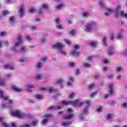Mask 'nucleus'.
<instances>
[{
  "label": "nucleus",
  "instance_id": "obj_1",
  "mask_svg": "<svg viewBox=\"0 0 127 127\" xmlns=\"http://www.w3.org/2000/svg\"><path fill=\"white\" fill-rule=\"evenodd\" d=\"M81 101L80 100H72L70 101H67L66 100L63 101L61 102V105H59L56 107L51 106L48 108V111H51L52 110H61L62 108H63V106H70L71 105H73L75 107H77V106H79V107H83L84 105H85V101L80 102Z\"/></svg>",
  "mask_w": 127,
  "mask_h": 127
},
{
  "label": "nucleus",
  "instance_id": "obj_2",
  "mask_svg": "<svg viewBox=\"0 0 127 127\" xmlns=\"http://www.w3.org/2000/svg\"><path fill=\"white\" fill-rule=\"evenodd\" d=\"M121 9H122V5H121L117 6L116 10L111 7H109L107 8V10L109 12H106L105 14L106 16H109L111 13L116 12V17H118L120 14L121 16H123V17H127V14L125 13V10H121V12H119Z\"/></svg>",
  "mask_w": 127,
  "mask_h": 127
},
{
  "label": "nucleus",
  "instance_id": "obj_3",
  "mask_svg": "<svg viewBox=\"0 0 127 127\" xmlns=\"http://www.w3.org/2000/svg\"><path fill=\"white\" fill-rule=\"evenodd\" d=\"M5 92L3 90L0 89V98L3 100V101H5L6 104H2L1 107L3 109H5V108H8V105H13V100L9 99V97L4 96Z\"/></svg>",
  "mask_w": 127,
  "mask_h": 127
},
{
  "label": "nucleus",
  "instance_id": "obj_4",
  "mask_svg": "<svg viewBox=\"0 0 127 127\" xmlns=\"http://www.w3.org/2000/svg\"><path fill=\"white\" fill-rule=\"evenodd\" d=\"M18 42L15 43L12 49L13 52H18V50L17 48L18 46H19V45H20V44L23 42L21 35H18Z\"/></svg>",
  "mask_w": 127,
  "mask_h": 127
},
{
  "label": "nucleus",
  "instance_id": "obj_5",
  "mask_svg": "<svg viewBox=\"0 0 127 127\" xmlns=\"http://www.w3.org/2000/svg\"><path fill=\"white\" fill-rule=\"evenodd\" d=\"M97 22L95 21H92L90 23H87L85 27L84 30L86 32H93L94 31V29L93 26L96 25Z\"/></svg>",
  "mask_w": 127,
  "mask_h": 127
},
{
  "label": "nucleus",
  "instance_id": "obj_6",
  "mask_svg": "<svg viewBox=\"0 0 127 127\" xmlns=\"http://www.w3.org/2000/svg\"><path fill=\"white\" fill-rule=\"evenodd\" d=\"M53 48H56L60 50L61 53L63 55H67V53H66L64 50H62V48L64 47V44L62 43H57L56 44L53 45Z\"/></svg>",
  "mask_w": 127,
  "mask_h": 127
},
{
  "label": "nucleus",
  "instance_id": "obj_7",
  "mask_svg": "<svg viewBox=\"0 0 127 127\" xmlns=\"http://www.w3.org/2000/svg\"><path fill=\"white\" fill-rule=\"evenodd\" d=\"M11 115L13 117H15L16 118H18L19 119H23L24 118V114L21 112L20 110H15V111H12L11 112Z\"/></svg>",
  "mask_w": 127,
  "mask_h": 127
},
{
  "label": "nucleus",
  "instance_id": "obj_8",
  "mask_svg": "<svg viewBox=\"0 0 127 127\" xmlns=\"http://www.w3.org/2000/svg\"><path fill=\"white\" fill-rule=\"evenodd\" d=\"M85 102L86 104L85 108L83 110V114H88L89 111V107H91V102L90 100H86Z\"/></svg>",
  "mask_w": 127,
  "mask_h": 127
},
{
  "label": "nucleus",
  "instance_id": "obj_9",
  "mask_svg": "<svg viewBox=\"0 0 127 127\" xmlns=\"http://www.w3.org/2000/svg\"><path fill=\"white\" fill-rule=\"evenodd\" d=\"M24 12H25V6H24V4H22L20 6L19 9V14L20 17H23Z\"/></svg>",
  "mask_w": 127,
  "mask_h": 127
},
{
  "label": "nucleus",
  "instance_id": "obj_10",
  "mask_svg": "<svg viewBox=\"0 0 127 127\" xmlns=\"http://www.w3.org/2000/svg\"><path fill=\"white\" fill-rule=\"evenodd\" d=\"M46 90H47L49 93H53L54 92H55V91H56V89H54V88L53 87H50L48 89L47 87L40 88V91H46Z\"/></svg>",
  "mask_w": 127,
  "mask_h": 127
},
{
  "label": "nucleus",
  "instance_id": "obj_11",
  "mask_svg": "<svg viewBox=\"0 0 127 127\" xmlns=\"http://www.w3.org/2000/svg\"><path fill=\"white\" fill-rule=\"evenodd\" d=\"M107 91L110 95H113L114 94V84L111 83L109 84Z\"/></svg>",
  "mask_w": 127,
  "mask_h": 127
},
{
  "label": "nucleus",
  "instance_id": "obj_12",
  "mask_svg": "<svg viewBox=\"0 0 127 127\" xmlns=\"http://www.w3.org/2000/svg\"><path fill=\"white\" fill-rule=\"evenodd\" d=\"M64 7H65V3L64 2H62L60 4L55 6V8L57 10H60V9L64 8Z\"/></svg>",
  "mask_w": 127,
  "mask_h": 127
},
{
  "label": "nucleus",
  "instance_id": "obj_13",
  "mask_svg": "<svg viewBox=\"0 0 127 127\" xmlns=\"http://www.w3.org/2000/svg\"><path fill=\"white\" fill-rule=\"evenodd\" d=\"M35 88L34 84H28L26 85V89L28 92H32L31 89Z\"/></svg>",
  "mask_w": 127,
  "mask_h": 127
},
{
  "label": "nucleus",
  "instance_id": "obj_14",
  "mask_svg": "<svg viewBox=\"0 0 127 127\" xmlns=\"http://www.w3.org/2000/svg\"><path fill=\"white\" fill-rule=\"evenodd\" d=\"M11 88L14 91H15V92H17V93H20V92H22V89L20 88L15 85H12Z\"/></svg>",
  "mask_w": 127,
  "mask_h": 127
},
{
  "label": "nucleus",
  "instance_id": "obj_15",
  "mask_svg": "<svg viewBox=\"0 0 127 127\" xmlns=\"http://www.w3.org/2000/svg\"><path fill=\"white\" fill-rule=\"evenodd\" d=\"M75 81V78L74 77H70L69 78V81L67 82L66 85L67 86H72V84L73 83H74V81Z\"/></svg>",
  "mask_w": 127,
  "mask_h": 127
},
{
  "label": "nucleus",
  "instance_id": "obj_16",
  "mask_svg": "<svg viewBox=\"0 0 127 127\" xmlns=\"http://www.w3.org/2000/svg\"><path fill=\"white\" fill-rule=\"evenodd\" d=\"M46 118H47L44 119L43 121V122H42L43 125H46V124H47V122H48V120H49V119H51V118H52V115H46Z\"/></svg>",
  "mask_w": 127,
  "mask_h": 127
},
{
  "label": "nucleus",
  "instance_id": "obj_17",
  "mask_svg": "<svg viewBox=\"0 0 127 127\" xmlns=\"http://www.w3.org/2000/svg\"><path fill=\"white\" fill-rule=\"evenodd\" d=\"M114 53H115V51H114V47H110L109 48L107 55H108V56H112Z\"/></svg>",
  "mask_w": 127,
  "mask_h": 127
},
{
  "label": "nucleus",
  "instance_id": "obj_18",
  "mask_svg": "<svg viewBox=\"0 0 127 127\" xmlns=\"http://www.w3.org/2000/svg\"><path fill=\"white\" fill-rule=\"evenodd\" d=\"M75 116V115L73 114H71L69 115H68L67 116H64V120H71V119L72 118H74V116Z\"/></svg>",
  "mask_w": 127,
  "mask_h": 127
},
{
  "label": "nucleus",
  "instance_id": "obj_19",
  "mask_svg": "<svg viewBox=\"0 0 127 127\" xmlns=\"http://www.w3.org/2000/svg\"><path fill=\"white\" fill-rule=\"evenodd\" d=\"M4 69H9V70H14V66L9 64H6L4 66Z\"/></svg>",
  "mask_w": 127,
  "mask_h": 127
},
{
  "label": "nucleus",
  "instance_id": "obj_20",
  "mask_svg": "<svg viewBox=\"0 0 127 127\" xmlns=\"http://www.w3.org/2000/svg\"><path fill=\"white\" fill-rule=\"evenodd\" d=\"M64 82H65V80H64L63 78L60 79L57 81V84L60 85L61 88H63L62 83H64Z\"/></svg>",
  "mask_w": 127,
  "mask_h": 127
},
{
  "label": "nucleus",
  "instance_id": "obj_21",
  "mask_svg": "<svg viewBox=\"0 0 127 127\" xmlns=\"http://www.w3.org/2000/svg\"><path fill=\"white\" fill-rule=\"evenodd\" d=\"M71 54L72 55H73V56H76V57L80 55V53L77 52L76 50H72Z\"/></svg>",
  "mask_w": 127,
  "mask_h": 127
},
{
  "label": "nucleus",
  "instance_id": "obj_22",
  "mask_svg": "<svg viewBox=\"0 0 127 127\" xmlns=\"http://www.w3.org/2000/svg\"><path fill=\"white\" fill-rule=\"evenodd\" d=\"M0 122L1 123L3 127H9V125L7 123L2 122V118H0Z\"/></svg>",
  "mask_w": 127,
  "mask_h": 127
},
{
  "label": "nucleus",
  "instance_id": "obj_23",
  "mask_svg": "<svg viewBox=\"0 0 127 127\" xmlns=\"http://www.w3.org/2000/svg\"><path fill=\"white\" fill-rule=\"evenodd\" d=\"M35 98L37 100H42L43 96L41 94H36L35 95Z\"/></svg>",
  "mask_w": 127,
  "mask_h": 127
},
{
  "label": "nucleus",
  "instance_id": "obj_24",
  "mask_svg": "<svg viewBox=\"0 0 127 127\" xmlns=\"http://www.w3.org/2000/svg\"><path fill=\"white\" fill-rule=\"evenodd\" d=\"M90 45L91 46V47H93V48L96 47L97 45H98V43L95 41H92L90 43Z\"/></svg>",
  "mask_w": 127,
  "mask_h": 127
},
{
  "label": "nucleus",
  "instance_id": "obj_25",
  "mask_svg": "<svg viewBox=\"0 0 127 127\" xmlns=\"http://www.w3.org/2000/svg\"><path fill=\"white\" fill-rule=\"evenodd\" d=\"M29 11L30 12H31V13H35V12H36V11H37V9H36L34 7H31V8H29Z\"/></svg>",
  "mask_w": 127,
  "mask_h": 127
},
{
  "label": "nucleus",
  "instance_id": "obj_26",
  "mask_svg": "<svg viewBox=\"0 0 127 127\" xmlns=\"http://www.w3.org/2000/svg\"><path fill=\"white\" fill-rule=\"evenodd\" d=\"M123 66H118L116 68V71L117 73H121L123 71Z\"/></svg>",
  "mask_w": 127,
  "mask_h": 127
},
{
  "label": "nucleus",
  "instance_id": "obj_27",
  "mask_svg": "<svg viewBox=\"0 0 127 127\" xmlns=\"http://www.w3.org/2000/svg\"><path fill=\"white\" fill-rule=\"evenodd\" d=\"M43 67V64H42V63L39 62L36 65V67L38 69H40L41 68H42Z\"/></svg>",
  "mask_w": 127,
  "mask_h": 127
},
{
  "label": "nucleus",
  "instance_id": "obj_28",
  "mask_svg": "<svg viewBox=\"0 0 127 127\" xmlns=\"http://www.w3.org/2000/svg\"><path fill=\"white\" fill-rule=\"evenodd\" d=\"M35 78L38 80V81H40V80H42V75L41 74H37L35 76Z\"/></svg>",
  "mask_w": 127,
  "mask_h": 127
},
{
  "label": "nucleus",
  "instance_id": "obj_29",
  "mask_svg": "<svg viewBox=\"0 0 127 127\" xmlns=\"http://www.w3.org/2000/svg\"><path fill=\"white\" fill-rule=\"evenodd\" d=\"M82 15L83 17H88V16H90L91 14L88 12L84 11Z\"/></svg>",
  "mask_w": 127,
  "mask_h": 127
},
{
  "label": "nucleus",
  "instance_id": "obj_30",
  "mask_svg": "<svg viewBox=\"0 0 127 127\" xmlns=\"http://www.w3.org/2000/svg\"><path fill=\"white\" fill-rule=\"evenodd\" d=\"M79 118L80 121H85V120H86V118L84 116V114H81L79 115Z\"/></svg>",
  "mask_w": 127,
  "mask_h": 127
},
{
  "label": "nucleus",
  "instance_id": "obj_31",
  "mask_svg": "<svg viewBox=\"0 0 127 127\" xmlns=\"http://www.w3.org/2000/svg\"><path fill=\"white\" fill-rule=\"evenodd\" d=\"M71 125V122H64L63 123V126L64 127H67Z\"/></svg>",
  "mask_w": 127,
  "mask_h": 127
},
{
  "label": "nucleus",
  "instance_id": "obj_32",
  "mask_svg": "<svg viewBox=\"0 0 127 127\" xmlns=\"http://www.w3.org/2000/svg\"><path fill=\"white\" fill-rule=\"evenodd\" d=\"M75 96H76V95L75 94V93L72 92L70 94H69L68 97L70 99H74V98H75Z\"/></svg>",
  "mask_w": 127,
  "mask_h": 127
},
{
  "label": "nucleus",
  "instance_id": "obj_33",
  "mask_svg": "<svg viewBox=\"0 0 127 127\" xmlns=\"http://www.w3.org/2000/svg\"><path fill=\"white\" fill-rule=\"evenodd\" d=\"M6 84L5 81L1 80V78L0 79V86H4Z\"/></svg>",
  "mask_w": 127,
  "mask_h": 127
},
{
  "label": "nucleus",
  "instance_id": "obj_34",
  "mask_svg": "<svg viewBox=\"0 0 127 127\" xmlns=\"http://www.w3.org/2000/svg\"><path fill=\"white\" fill-rule=\"evenodd\" d=\"M103 111V106H99L97 108L96 111L98 113H101Z\"/></svg>",
  "mask_w": 127,
  "mask_h": 127
},
{
  "label": "nucleus",
  "instance_id": "obj_35",
  "mask_svg": "<svg viewBox=\"0 0 127 127\" xmlns=\"http://www.w3.org/2000/svg\"><path fill=\"white\" fill-rule=\"evenodd\" d=\"M117 38L118 40L122 39L123 38V34L121 33H118L117 35Z\"/></svg>",
  "mask_w": 127,
  "mask_h": 127
},
{
  "label": "nucleus",
  "instance_id": "obj_36",
  "mask_svg": "<svg viewBox=\"0 0 127 127\" xmlns=\"http://www.w3.org/2000/svg\"><path fill=\"white\" fill-rule=\"evenodd\" d=\"M107 39H108V38L106 36L104 37V38L102 40V41L103 42V45H104L105 46L107 45Z\"/></svg>",
  "mask_w": 127,
  "mask_h": 127
},
{
  "label": "nucleus",
  "instance_id": "obj_37",
  "mask_svg": "<svg viewBox=\"0 0 127 127\" xmlns=\"http://www.w3.org/2000/svg\"><path fill=\"white\" fill-rule=\"evenodd\" d=\"M83 66L85 67L86 68H90L91 67V64L88 63H85L83 64Z\"/></svg>",
  "mask_w": 127,
  "mask_h": 127
},
{
  "label": "nucleus",
  "instance_id": "obj_38",
  "mask_svg": "<svg viewBox=\"0 0 127 127\" xmlns=\"http://www.w3.org/2000/svg\"><path fill=\"white\" fill-rule=\"evenodd\" d=\"M10 13V12L7 10H4L2 12V15H7V14H9Z\"/></svg>",
  "mask_w": 127,
  "mask_h": 127
},
{
  "label": "nucleus",
  "instance_id": "obj_39",
  "mask_svg": "<svg viewBox=\"0 0 127 127\" xmlns=\"http://www.w3.org/2000/svg\"><path fill=\"white\" fill-rule=\"evenodd\" d=\"M42 7L43 8H45V9H48L49 8V5L48 4H43Z\"/></svg>",
  "mask_w": 127,
  "mask_h": 127
},
{
  "label": "nucleus",
  "instance_id": "obj_40",
  "mask_svg": "<svg viewBox=\"0 0 127 127\" xmlns=\"http://www.w3.org/2000/svg\"><path fill=\"white\" fill-rule=\"evenodd\" d=\"M57 28H58V29H63L64 27H63V25L59 24L57 25Z\"/></svg>",
  "mask_w": 127,
  "mask_h": 127
},
{
  "label": "nucleus",
  "instance_id": "obj_41",
  "mask_svg": "<svg viewBox=\"0 0 127 127\" xmlns=\"http://www.w3.org/2000/svg\"><path fill=\"white\" fill-rule=\"evenodd\" d=\"M95 87H96V85L95 84H91L89 85V90H93Z\"/></svg>",
  "mask_w": 127,
  "mask_h": 127
},
{
  "label": "nucleus",
  "instance_id": "obj_42",
  "mask_svg": "<svg viewBox=\"0 0 127 127\" xmlns=\"http://www.w3.org/2000/svg\"><path fill=\"white\" fill-rule=\"evenodd\" d=\"M37 124H38V121H35L33 122L31 125L33 127H36V126H37Z\"/></svg>",
  "mask_w": 127,
  "mask_h": 127
},
{
  "label": "nucleus",
  "instance_id": "obj_43",
  "mask_svg": "<svg viewBox=\"0 0 127 127\" xmlns=\"http://www.w3.org/2000/svg\"><path fill=\"white\" fill-rule=\"evenodd\" d=\"M110 37L111 40H114V39H115V34L113 33H111L110 35Z\"/></svg>",
  "mask_w": 127,
  "mask_h": 127
},
{
  "label": "nucleus",
  "instance_id": "obj_44",
  "mask_svg": "<svg viewBox=\"0 0 127 127\" xmlns=\"http://www.w3.org/2000/svg\"><path fill=\"white\" fill-rule=\"evenodd\" d=\"M64 41L65 42V43L67 45H71V41L68 40V39H65L64 40Z\"/></svg>",
  "mask_w": 127,
  "mask_h": 127
},
{
  "label": "nucleus",
  "instance_id": "obj_45",
  "mask_svg": "<svg viewBox=\"0 0 127 127\" xmlns=\"http://www.w3.org/2000/svg\"><path fill=\"white\" fill-rule=\"evenodd\" d=\"M99 4L100 6H101V7H105V2H104L103 1H100L99 3Z\"/></svg>",
  "mask_w": 127,
  "mask_h": 127
},
{
  "label": "nucleus",
  "instance_id": "obj_46",
  "mask_svg": "<svg viewBox=\"0 0 127 127\" xmlns=\"http://www.w3.org/2000/svg\"><path fill=\"white\" fill-rule=\"evenodd\" d=\"M122 108L123 109H127V102H124L122 105Z\"/></svg>",
  "mask_w": 127,
  "mask_h": 127
},
{
  "label": "nucleus",
  "instance_id": "obj_47",
  "mask_svg": "<svg viewBox=\"0 0 127 127\" xmlns=\"http://www.w3.org/2000/svg\"><path fill=\"white\" fill-rule=\"evenodd\" d=\"M11 77V73H6L4 75V78H10Z\"/></svg>",
  "mask_w": 127,
  "mask_h": 127
},
{
  "label": "nucleus",
  "instance_id": "obj_48",
  "mask_svg": "<svg viewBox=\"0 0 127 127\" xmlns=\"http://www.w3.org/2000/svg\"><path fill=\"white\" fill-rule=\"evenodd\" d=\"M103 63L104 64H107V63H110V60L108 59H105L103 60Z\"/></svg>",
  "mask_w": 127,
  "mask_h": 127
},
{
  "label": "nucleus",
  "instance_id": "obj_49",
  "mask_svg": "<svg viewBox=\"0 0 127 127\" xmlns=\"http://www.w3.org/2000/svg\"><path fill=\"white\" fill-rule=\"evenodd\" d=\"M98 93V91H96L95 92H94L93 93L91 94L90 95V98H94L97 95V93Z\"/></svg>",
  "mask_w": 127,
  "mask_h": 127
},
{
  "label": "nucleus",
  "instance_id": "obj_50",
  "mask_svg": "<svg viewBox=\"0 0 127 127\" xmlns=\"http://www.w3.org/2000/svg\"><path fill=\"white\" fill-rule=\"evenodd\" d=\"M26 50V47H22L21 48V52H25V51Z\"/></svg>",
  "mask_w": 127,
  "mask_h": 127
},
{
  "label": "nucleus",
  "instance_id": "obj_51",
  "mask_svg": "<svg viewBox=\"0 0 127 127\" xmlns=\"http://www.w3.org/2000/svg\"><path fill=\"white\" fill-rule=\"evenodd\" d=\"M6 35V32H2L0 33V36H4Z\"/></svg>",
  "mask_w": 127,
  "mask_h": 127
},
{
  "label": "nucleus",
  "instance_id": "obj_52",
  "mask_svg": "<svg viewBox=\"0 0 127 127\" xmlns=\"http://www.w3.org/2000/svg\"><path fill=\"white\" fill-rule=\"evenodd\" d=\"M55 21H56V23H57L58 25L60 24L59 23H60V21H61L60 18H58L56 19Z\"/></svg>",
  "mask_w": 127,
  "mask_h": 127
},
{
  "label": "nucleus",
  "instance_id": "obj_53",
  "mask_svg": "<svg viewBox=\"0 0 127 127\" xmlns=\"http://www.w3.org/2000/svg\"><path fill=\"white\" fill-rule=\"evenodd\" d=\"M73 112H74L72 109H68L67 110V113H68V114H71V113H73Z\"/></svg>",
  "mask_w": 127,
  "mask_h": 127
},
{
  "label": "nucleus",
  "instance_id": "obj_54",
  "mask_svg": "<svg viewBox=\"0 0 127 127\" xmlns=\"http://www.w3.org/2000/svg\"><path fill=\"white\" fill-rule=\"evenodd\" d=\"M76 34V31L72 30L69 32V34H70V35H74V34Z\"/></svg>",
  "mask_w": 127,
  "mask_h": 127
},
{
  "label": "nucleus",
  "instance_id": "obj_55",
  "mask_svg": "<svg viewBox=\"0 0 127 127\" xmlns=\"http://www.w3.org/2000/svg\"><path fill=\"white\" fill-rule=\"evenodd\" d=\"M75 64H74V63H69L68 64V65L70 67H74V66H75Z\"/></svg>",
  "mask_w": 127,
  "mask_h": 127
},
{
  "label": "nucleus",
  "instance_id": "obj_56",
  "mask_svg": "<svg viewBox=\"0 0 127 127\" xmlns=\"http://www.w3.org/2000/svg\"><path fill=\"white\" fill-rule=\"evenodd\" d=\"M47 60H48L47 58H43L41 59V61L43 62V63L46 62Z\"/></svg>",
  "mask_w": 127,
  "mask_h": 127
},
{
  "label": "nucleus",
  "instance_id": "obj_57",
  "mask_svg": "<svg viewBox=\"0 0 127 127\" xmlns=\"http://www.w3.org/2000/svg\"><path fill=\"white\" fill-rule=\"evenodd\" d=\"M79 48H80V46L78 45H76L74 46V49L75 50L79 49Z\"/></svg>",
  "mask_w": 127,
  "mask_h": 127
},
{
  "label": "nucleus",
  "instance_id": "obj_58",
  "mask_svg": "<svg viewBox=\"0 0 127 127\" xmlns=\"http://www.w3.org/2000/svg\"><path fill=\"white\" fill-rule=\"evenodd\" d=\"M80 70L76 69L75 71V75H80Z\"/></svg>",
  "mask_w": 127,
  "mask_h": 127
},
{
  "label": "nucleus",
  "instance_id": "obj_59",
  "mask_svg": "<svg viewBox=\"0 0 127 127\" xmlns=\"http://www.w3.org/2000/svg\"><path fill=\"white\" fill-rule=\"evenodd\" d=\"M6 2L8 4H10V3H12V2L11 0H6Z\"/></svg>",
  "mask_w": 127,
  "mask_h": 127
},
{
  "label": "nucleus",
  "instance_id": "obj_60",
  "mask_svg": "<svg viewBox=\"0 0 127 127\" xmlns=\"http://www.w3.org/2000/svg\"><path fill=\"white\" fill-rule=\"evenodd\" d=\"M121 78H122V75H121V74L118 75V76L116 77V79H117V80H120V79H121Z\"/></svg>",
  "mask_w": 127,
  "mask_h": 127
},
{
  "label": "nucleus",
  "instance_id": "obj_61",
  "mask_svg": "<svg viewBox=\"0 0 127 127\" xmlns=\"http://www.w3.org/2000/svg\"><path fill=\"white\" fill-rule=\"evenodd\" d=\"M88 61H92L93 60V57H89L87 59Z\"/></svg>",
  "mask_w": 127,
  "mask_h": 127
},
{
  "label": "nucleus",
  "instance_id": "obj_62",
  "mask_svg": "<svg viewBox=\"0 0 127 127\" xmlns=\"http://www.w3.org/2000/svg\"><path fill=\"white\" fill-rule=\"evenodd\" d=\"M19 61L20 62H24L25 61V59L23 58H20Z\"/></svg>",
  "mask_w": 127,
  "mask_h": 127
},
{
  "label": "nucleus",
  "instance_id": "obj_63",
  "mask_svg": "<svg viewBox=\"0 0 127 127\" xmlns=\"http://www.w3.org/2000/svg\"><path fill=\"white\" fill-rule=\"evenodd\" d=\"M11 127H16V124H15V123H11Z\"/></svg>",
  "mask_w": 127,
  "mask_h": 127
},
{
  "label": "nucleus",
  "instance_id": "obj_64",
  "mask_svg": "<svg viewBox=\"0 0 127 127\" xmlns=\"http://www.w3.org/2000/svg\"><path fill=\"white\" fill-rule=\"evenodd\" d=\"M10 20L11 22H13V21H14V17H10Z\"/></svg>",
  "mask_w": 127,
  "mask_h": 127
}]
</instances>
